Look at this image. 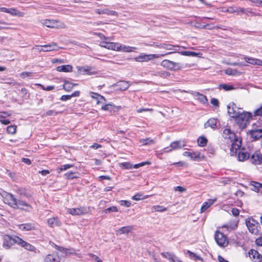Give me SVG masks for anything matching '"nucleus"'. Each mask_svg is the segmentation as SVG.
Masks as SVG:
<instances>
[{
  "instance_id": "dca6fc26",
  "label": "nucleus",
  "mask_w": 262,
  "mask_h": 262,
  "mask_svg": "<svg viewBox=\"0 0 262 262\" xmlns=\"http://www.w3.org/2000/svg\"><path fill=\"white\" fill-rule=\"evenodd\" d=\"M161 255L165 258L167 259L170 262H177V261H181L179 259L176 255L170 252H162Z\"/></svg>"
},
{
  "instance_id": "9d476101",
  "label": "nucleus",
  "mask_w": 262,
  "mask_h": 262,
  "mask_svg": "<svg viewBox=\"0 0 262 262\" xmlns=\"http://www.w3.org/2000/svg\"><path fill=\"white\" fill-rule=\"evenodd\" d=\"M16 238H20L18 236H15L12 237L9 235H6L4 237V241L3 243V247L6 249H9L11 246L16 243Z\"/></svg>"
},
{
  "instance_id": "e433bc0d",
  "label": "nucleus",
  "mask_w": 262,
  "mask_h": 262,
  "mask_svg": "<svg viewBox=\"0 0 262 262\" xmlns=\"http://www.w3.org/2000/svg\"><path fill=\"white\" fill-rule=\"evenodd\" d=\"M135 49V47L127 46L121 44V47H119L118 51H122L125 52H131L133 51V50Z\"/></svg>"
},
{
  "instance_id": "4be33fe9",
  "label": "nucleus",
  "mask_w": 262,
  "mask_h": 262,
  "mask_svg": "<svg viewBox=\"0 0 262 262\" xmlns=\"http://www.w3.org/2000/svg\"><path fill=\"white\" fill-rule=\"evenodd\" d=\"M226 11L230 13H236L238 14L239 13H242L244 14L246 12V9L238 7H230L228 8Z\"/></svg>"
},
{
  "instance_id": "de8ad7c7",
  "label": "nucleus",
  "mask_w": 262,
  "mask_h": 262,
  "mask_svg": "<svg viewBox=\"0 0 262 262\" xmlns=\"http://www.w3.org/2000/svg\"><path fill=\"white\" fill-rule=\"evenodd\" d=\"M179 53L181 55L187 56H195L197 55V54L194 52L188 51H181V52H179Z\"/></svg>"
},
{
  "instance_id": "864d4df0",
  "label": "nucleus",
  "mask_w": 262,
  "mask_h": 262,
  "mask_svg": "<svg viewBox=\"0 0 262 262\" xmlns=\"http://www.w3.org/2000/svg\"><path fill=\"white\" fill-rule=\"evenodd\" d=\"M254 116L262 117V105L258 108L256 109L253 112Z\"/></svg>"
},
{
  "instance_id": "4d7b16f0",
  "label": "nucleus",
  "mask_w": 262,
  "mask_h": 262,
  "mask_svg": "<svg viewBox=\"0 0 262 262\" xmlns=\"http://www.w3.org/2000/svg\"><path fill=\"white\" fill-rule=\"evenodd\" d=\"M225 73L229 75H235L237 73V71L234 69L229 68L226 70Z\"/></svg>"
},
{
  "instance_id": "2eb2a0df",
  "label": "nucleus",
  "mask_w": 262,
  "mask_h": 262,
  "mask_svg": "<svg viewBox=\"0 0 262 262\" xmlns=\"http://www.w3.org/2000/svg\"><path fill=\"white\" fill-rule=\"evenodd\" d=\"M16 205H14V207L13 208L14 209H20L22 210H25L26 211H29L28 209H25L24 208V207H26L28 208H31V206L28 204L27 203H26L25 201L22 200H16Z\"/></svg>"
},
{
  "instance_id": "f8f14e48",
  "label": "nucleus",
  "mask_w": 262,
  "mask_h": 262,
  "mask_svg": "<svg viewBox=\"0 0 262 262\" xmlns=\"http://www.w3.org/2000/svg\"><path fill=\"white\" fill-rule=\"evenodd\" d=\"M16 239H16L17 244L18 245H20L21 247L24 248L25 249H26L28 251L35 252L36 249L34 246L25 242L21 238H16Z\"/></svg>"
},
{
  "instance_id": "f257e3e1",
  "label": "nucleus",
  "mask_w": 262,
  "mask_h": 262,
  "mask_svg": "<svg viewBox=\"0 0 262 262\" xmlns=\"http://www.w3.org/2000/svg\"><path fill=\"white\" fill-rule=\"evenodd\" d=\"M161 65L164 68L168 69L170 70L177 71L180 70L183 68H190V64L188 63H181L179 62H176L168 59L163 60Z\"/></svg>"
},
{
  "instance_id": "f3484780",
  "label": "nucleus",
  "mask_w": 262,
  "mask_h": 262,
  "mask_svg": "<svg viewBox=\"0 0 262 262\" xmlns=\"http://www.w3.org/2000/svg\"><path fill=\"white\" fill-rule=\"evenodd\" d=\"M242 112V110H239L238 108L236 106L235 107H231L230 106H228V113L229 115L232 117L235 118L237 117L239 114Z\"/></svg>"
},
{
  "instance_id": "3c124183",
  "label": "nucleus",
  "mask_w": 262,
  "mask_h": 262,
  "mask_svg": "<svg viewBox=\"0 0 262 262\" xmlns=\"http://www.w3.org/2000/svg\"><path fill=\"white\" fill-rule=\"evenodd\" d=\"M16 126L15 125H10L7 127V131L9 134H14L16 132Z\"/></svg>"
},
{
  "instance_id": "5701e85b",
  "label": "nucleus",
  "mask_w": 262,
  "mask_h": 262,
  "mask_svg": "<svg viewBox=\"0 0 262 262\" xmlns=\"http://www.w3.org/2000/svg\"><path fill=\"white\" fill-rule=\"evenodd\" d=\"M185 146L184 143H182L181 141H177L172 142L170 145V149L166 150V151H170L173 149H179Z\"/></svg>"
},
{
  "instance_id": "f03ea898",
  "label": "nucleus",
  "mask_w": 262,
  "mask_h": 262,
  "mask_svg": "<svg viewBox=\"0 0 262 262\" xmlns=\"http://www.w3.org/2000/svg\"><path fill=\"white\" fill-rule=\"evenodd\" d=\"M174 52H169L165 54H145L141 53L139 56L136 57L134 59L137 62H146L154 58H158L164 56L166 55L171 54Z\"/></svg>"
},
{
  "instance_id": "49530a36",
  "label": "nucleus",
  "mask_w": 262,
  "mask_h": 262,
  "mask_svg": "<svg viewBox=\"0 0 262 262\" xmlns=\"http://www.w3.org/2000/svg\"><path fill=\"white\" fill-rule=\"evenodd\" d=\"M140 142L142 145H150L154 143V140L149 138L142 139L140 141Z\"/></svg>"
},
{
  "instance_id": "e2e57ef3",
  "label": "nucleus",
  "mask_w": 262,
  "mask_h": 262,
  "mask_svg": "<svg viewBox=\"0 0 262 262\" xmlns=\"http://www.w3.org/2000/svg\"><path fill=\"white\" fill-rule=\"evenodd\" d=\"M254 258V262L262 261V252H261V254H260L257 251L256 257H255Z\"/></svg>"
},
{
  "instance_id": "13d9d810",
  "label": "nucleus",
  "mask_w": 262,
  "mask_h": 262,
  "mask_svg": "<svg viewBox=\"0 0 262 262\" xmlns=\"http://www.w3.org/2000/svg\"><path fill=\"white\" fill-rule=\"evenodd\" d=\"M117 211H118V209H117V207L115 206L107 208L105 210V212L106 213H110L111 212H117Z\"/></svg>"
},
{
  "instance_id": "b1692460",
  "label": "nucleus",
  "mask_w": 262,
  "mask_h": 262,
  "mask_svg": "<svg viewBox=\"0 0 262 262\" xmlns=\"http://www.w3.org/2000/svg\"><path fill=\"white\" fill-rule=\"evenodd\" d=\"M250 135L255 140H258L262 138V129H253L250 131Z\"/></svg>"
},
{
  "instance_id": "6ab92c4d",
  "label": "nucleus",
  "mask_w": 262,
  "mask_h": 262,
  "mask_svg": "<svg viewBox=\"0 0 262 262\" xmlns=\"http://www.w3.org/2000/svg\"><path fill=\"white\" fill-rule=\"evenodd\" d=\"M60 258L55 254H48L44 259V262H60Z\"/></svg>"
},
{
  "instance_id": "69168bd1",
  "label": "nucleus",
  "mask_w": 262,
  "mask_h": 262,
  "mask_svg": "<svg viewBox=\"0 0 262 262\" xmlns=\"http://www.w3.org/2000/svg\"><path fill=\"white\" fill-rule=\"evenodd\" d=\"M209 207L210 205H209L207 202H204L201 208V212H205Z\"/></svg>"
},
{
  "instance_id": "0eeeda50",
  "label": "nucleus",
  "mask_w": 262,
  "mask_h": 262,
  "mask_svg": "<svg viewBox=\"0 0 262 262\" xmlns=\"http://www.w3.org/2000/svg\"><path fill=\"white\" fill-rule=\"evenodd\" d=\"M3 193L2 196L4 199V202L7 204L10 207L14 208V205H16V200L14 195L11 193H8L4 190H2Z\"/></svg>"
},
{
  "instance_id": "58836bf2",
  "label": "nucleus",
  "mask_w": 262,
  "mask_h": 262,
  "mask_svg": "<svg viewBox=\"0 0 262 262\" xmlns=\"http://www.w3.org/2000/svg\"><path fill=\"white\" fill-rule=\"evenodd\" d=\"M250 184L252 187L251 189L253 191H258L260 189H262V184L260 183L255 181H252Z\"/></svg>"
},
{
  "instance_id": "09e8293b",
  "label": "nucleus",
  "mask_w": 262,
  "mask_h": 262,
  "mask_svg": "<svg viewBox=\"0 0 262 262\" xmlns=\"http://www.w3.org/2000/svg\"><path fill=\"white\" fill-rule=\"evenodd\" d=\"M257 251L251 249L249 250L248 252L249 256L250 258V259L254 262V258L256 257V254H257Z\"/></svg>"
},
{
  "instance_id": "6e6d98bb",
  "label": "nucleus",
  "mask_w": 262,
  "mask_h": 262,
  "mask_svg": "<svg viewBox=\"0 0 262 262\" xmlns=\"http://www.w3.org/2000/svg\"><path fill=\"white\" fill-rule=\"evenodd\" d=\"M142 196V194H141V193H137L136 194H135V195H134L132 197V199L134 200H136V201H139V200H140L141 199L147 198L148 197V195H146L145 197H144V198H142L141 197Z\"/></svg>"
},
{
  "instance_id": "774afa93",
  "label": "nucleus",
  "mask_w": 262,
  "mask_h": 262,
  "mask_svg": "<svg viewBox=\"0 0 262 262\" xmlns=\"http://www.w3.org/2000/svg\"><path fill=\"white\" fill-rule=\"evenodd\" d=\"M244 14H245L247 16L250 15L252 16L255 15V12L252 11L251 9L248 8L246 9V12H244Z\"/></svg>"
},
{
  "instance_id": "423d86ee",
  "label": "nucleus",
  "mask_w": 262,
  "mask_h": 262,
  "mask_svg": "<svg viewBox=\"0 0 262 262\" xmlns=\"http://www.w3.org/2000/svg\"><path fill=\"white\" fill-rule=\"evenodd\" d=\"M214 238L217 245L221 247H225L228 245L226 236L219 230L216 231Z\"/></svg>"
},
{
  "instance_id": "5fc2aeb1",
  "label": "nucleus",
  "mask_w": 262,
  "mask_h": 262,
  "mask_svg": "<svg viewBox=\"0 0 262 262\" xmlns=\"http://www.w3.org/2000/svg\"><path fill=\"white\" fill-rule=\"evenodd\" d=\"M79 72L81 74H84L90 71V68L89 67H81L79 68Z\"/></svg>"
},
{
  "instance_id": "1a4fd4ad",
  "label": "nucleus",
  "mask_w": 262,
  "mask_h": 262,
  "mask_svg": "<svg viewBox=\"0 0 262 262\" xmlns=\"http://www.w3.org/2000/svg\"><path fill=\"white\" fill-rule=\"evenodd\" d=\"M154 46L158 48L163 49L165 50H173L174 51H178L180 50V47L177 45H173L171 44L166 43H154Z\"/></svg>"
},
{
  "instance_id": "680f3d73",
  "label": "nucleus",
  "mask_w": 262,
  "mask_h": 262,
  "mask_svg": "<svg viewBox=\"0 0 262 262\" xmlns=\"http://www.w3.org/2000/svg\"><path fill=\"white\" fill-rule=\"evenodd\" d=\"M220 86L225 91H230L234 89V88L232 85H229L225 84L220 85Z\"/></svg>"
},
{
  "instance_id": "0e129e2a",
  "label": "nucleus",
  "mask_w": 262,
  "mask_h": 262,
  "mask_svg": "<svg viewBox=\"0 0 262 262\" xmlns=\"http://www.w3.org/2000/svg\"><path fill=\"white\" fill-rule=\"evenodd\" d=\"M95 12L99 14H106L107 13V9H96L95 10Z\"/></svg>"
},
{
  "instance_id": "37998d69",
  "label": "nucleus",
  "mask_w": 262,
  "mask_h": 262,
  "mask_svg": "<svg viewBox=\"0 0 262 262\" xmlns=\"http://www.w3.org/2000/svg\"><path fill=\"white\" fill-rule=\"evenodd\" d=\"M116 108V106L115 105L111 104V103L105 104L103 106H102V107H101L102 110H103L104 111H108L110 112H112Z\"/></svg>"
},
{
  "instance_id": "6e6552de",
  "label": "nucleus",
  "mask_w": 262,
  "mask_h": 262,
  "mask_svg": "<svg viewBox=\"0 0 262 262\" xmlns=\"http://www.w3.org/2000/svg\"><path fill=\"white\" fill-rule=\"evenodd\" d=\"M88 209L86 207H80L76 208H68V212L73 215H81L88 212Z\"/></svg>"
},
{
  "instance_id": "f704fd0d",
  "label": "nucleus",
  "mask_w": 262,
  "mask_h": 262,
  "mask_svg": "<svg viewBox=\"0 0 262 262\" xmlns=\"http://www.w3.org/2000/svg\"><path fill=\"white\" fill-rule=\"evenodd\" d=\"M250 158V154L247 152L239 151L238 155V158L240 161H244Z\"/></svg>"
},
{
  "instance_id": "c85d7f7f",
  "label": "nucleus",
  "mask_w": 262,
  "mask_h": 262,
  "mask_svg": "<svg viewBox=\"0 0 262 262\" xmlns=\"http://www.w3.org/2000/svg\"><path fill=\"white\" fill-rule=\"evenodd\" d=\"M19 228L23 231H30L35 229V226L31 223L23 224L19 226Z\"/></svg>"
},
{
  "instance_id": "ddd939ff",
  "label": "nucleus",
  "mask_w": 262,
  "mask_h": 262,
  "mask_svg": "<svg viewBox=\"0 0 262 262\" xmlns=\"http://www.w3.org/2000/svg\"><path fill=\"white\" fill-rule=\"evenodd\" d=\"M223 137L224 138L230 140L231 142H232L234 140L237 139L234 133L232 132L231 130L229 128H225L224 130Z\"/></svg>"
},
{
  "instance_id": "72a5a7b5",
  "label": "nucleus",
  "mask_w": 262,
  "mask_h": 262,
  "mask_svg": "<svg viewBox=\"0 0 262 262\" xmlns=\"http://www.w3.org/2000/svg\"><path fill=\"white\" fill-rule=\"evenodd\" d=\"M194 96L196 97V99L203 104L206 103L207 102V97L199 92H195Z\"/></svg>"
},
{
  "instance_id": "79ce46f5",
  "label": "nucleus",
  "mask_w": 262,
  "mask_h": 262,
  "mask_svg": "<svg viewBox=\"0 0 262 262\" xmlns=\"http://www.w3.org/2000/svg\"><path fill=\"white\" fill-rule=\"evenodd\" d=\"M152 211H158V212H163L165 211H166L167 210V208L166 207H164L160 205H155L152 206L151 207Z\"/></svg>"
},
{
  "instance_id": "603ef678",
  "label": "nucleus",
  "mask_w": 262,
  "mask_h": 262,
  "mask_svg": "<svg viewBox=\"0 0 262 262\" xmlns=\"http://www.w3.org/2000/svg\"><path fill=\"white\" fill-rule=\"evenodd\" d=\"M33 75V74L32 72H21L20 74V77L21 78L25 79L26 78L30 77L31 76H32Z\"/></svg>"
},
{
  "instance_id": "338daca9",
  "label": "nucleus",
  "mask_w": 262,
  "mask_h": 262,
  "mask_svg": "<svg viewBox=\"0 0 262 262\" xmlns=\"http://www.w3.org/2000/svg\"><path fill=\"white\" fill-rule=\"evenodd\" d=\"M150 164V162H149V161L141 162L140 163L134 165L133 167L135 168H139V167H140L141 166L145 165V164Z\"/></svg>"
},
{
  "instance_id": "2f4dec72",
  "label": "nucleus",
  "mask_w": 262,
  "mask_h": 262,
  "mask_svg": "<svg viewBox=\"0 0 262 262\" xmlns=\"http://www.w3.org/2000/svg\"><path fill=\"white\" fill-rule=\"evenodd\" d=\"M217 120L214 118L209 119L205 124V127H210L213 129H215L216 127Z\"/></svg>"
},
{
  "instance_id": "c756f323",
  "label": "nucleus",
  "mask_w": 262,
  "mask_h": 262,
  "mask_svg": "<svg viewBox=\"0 0 262 262\" xmlns=\"http://www.w3.org/2000/svg\"><path fill=\"white\" fill-rule=\"evenodd\" d=\"M130 84L127 81H119L117 83L118 86L121 91L126 90L129 86Z\"/></svg>"
},
{
  "instance_id": "c9c22d12",
  "label": "nucleus",
  "mask_w": 262,
  "mask_h": 262,
  "mask_svg": "<svg viewBox=\"0 0 262 262\" xmlns=\"http://www.w3.org/2000/svg\"><path fill=\"white\" fill-rule=\"evenodd\" d=\"M119 47H121V43L118 42H109L107 49L118 51Z\"/></svg>"
},
{
  "instance_id": "a211bd4d",
  "label": "nucleus",
  "mask_w": 262,
  "mask_h": 262,
  "mask_svg": "<svg viewBox=\"0 0 262 262\" xmlns=\"http://www.w3.org/2000/svg\"><path fill=\"white\" fill-rule=\"evenodd\" d=\"M133 230V227L132 226H127L122 227L116 231L117 235H121L122 234H128Z\"/></svg>"
},
{
  "instance_id": "7ed1b4c3",
  "label": "nucleus",
  "mask_w": 262,
  "mask_h": 262,
  "mask_svg": "<svg viewBox=\"0 0 262 262\" xmlns=\"http://www.w3.org/2000/svg\"><path fill=\"white\" fill-rule=\"evenodd\" d=\"M252 117V115L249 112H241L239 115L235 118L236 124L241 128H244L248 119Z\"/></svg>"
},
{
  "instance_id": "20e7f679",
  "label": "nucleus",
  "mask_w": 262,
  "mask_h": 262,
  "mask_svg": "<svg viewBox=\"0 0 262 262\" xmlns=\"http://www.w3.org/2000/svg\"><path fill=\"white\" fill-rule=\"evenodd\" d=\"M43 25L51 28H66V24L61 21L54 19H45L42 21Z\"/></svg>"
},
{
  "instance_id": "a18cd8bd",
  "label": "nucleus",
  "mask_w": 262,
  "mask_h": 262,
  "mask_svg": "<svg viewBox=\"0 0 262 262\" xmlns=\"http://www.w3.org/2000/svg\"><path fill=\"white\" fill-rule=\"evenodd\" d=\"M64 177L67 179H73L78 178V176L76 175V173L72 171L65 173Z\"/></svg>"
},
{
  "instance_id": "bf43d9fd",
  "label": "nucleus",
  "mask_w": 262,
  "mask_h": 262,
  "mask_svg": "<svg viewBox=\"0 0 262 262\" xmlns=\"http://www.w3.org/2000/svg\"><path fill=\"white\" fill-rule=\"evenodd\" d=\"M121 167L124 168L125 169H129L132 168V165L128 162H124L121 164Z\"/></svg>"
},
{
  "instance_id": "ea45409f",
  "label": "nucleus",
  "mask_w": 262,
  "mask_h": 262,
  "mask_svg": "<svg viewBox=\"0 0 262 262\" xmlns=\"http://www.w3.org/2000/svg\"><path fill=\"white\" fill-rule=\"evenodd\" d=\"M237 221H234L232 222H230L224 225L223 227L226 228L228 230H233L237 227Z\"/></svg>"
},
{
  "instance_id": "4468645a",
  "label": "nucleus",
  "mask_w": 262,
  "mask_h": 262,
  "mask_svg": "<svg viewBox=\"0 0 262 262\" xmlns=\"http://www.w3.org/2000/svg\"><path fill=\"white\" fill-rule=\"evenodd\" d=\"M241 145V141L239 140L237 138L232 141L231 147L230 148L231 155L233 156L237 152V150L239 149Z\"/></svg>"
},
{
  "instance_id": "473e14b6",
  "label": "nucleus",
  "mask_w": 262,
  "mask_h": 262,
  "mask_svg": "<svg viewBox=\"0 0 262 262\" xmlns=\"http://www.w3.org/2000/svg\"><path fill=\"white\" fill-rule=\"evenodd\" d=\"M16 192L20 195L25 196L28 198H30L32 196V195L29 193L27 190L25 188H19L16 190Z\"/></svg>"
},
{
  "instance_id": "bb28decb",
  "label": "nucleus",
  "mask_w": 262,
  "mask_h": 262,
  "mask_svg": "<svg viewBox=\"0 0 262 262\" xmlns=\"http://www.w3.org/2000/svg\"><path fill=\"white\" fill-rule=\"evenodd\" d=\"M8 13L12 16L18 17H23L25 14L24 12L19 11L17 9L13 8H9Z\"/></svg>"
},
{
  "instance_id": "a878e982",
  "label": "nucleus",
  "mask_w": 262,
  "mask_h": 262,
  "mask_svg": "<svg viewBox=\"0 0 262 262\" xmlns=\"http://www.w3.org/2000/svg\"><path fill=\"white\" fill-rule=\"evenodd\" d=\"M73 67L69 64L62 65L56 68V70L60 72H69L72 71Z\"/></svg>"
},
{
  "instance_id": "412c9836",
  "label": "nucleus",
  "mask_w": 262,
  "mask_h": 262,
  "mask_svg": "<svg viewBox=\"0 0 262 262\" xmlns=\"http://www.w3.org/2000/svg\"><path fill=\"white\" fill-rule=\"evenodd\" d=\"M48 224L50 227L54 228L60 226L61 225V223L57 217H53L48 220Z\"/></svg>"
},
{
  "instance_id": "4c0bfd02",
  "label": "nucleus",
  "mask_w": 262,
  "mask_h": 262,
  "mask_svg": "<svg viewBox=\"0 0 262 262\" xmlns=\"http://www.w3.org/2000/svg\"><path fill=\"white\" fill-rule=\"evenodd\" d=\"M208 140L204 136H200L197 140L198 144L199 146L204 147L207 145Z\"/></svg>"
},
{
  "instance_id": "9b49d317",
  "label": "nucleus",
  "mask_w": 262,
  "mask_h": 262,
  "mask_svg": "<svg viewBox=\"0 0 262 262\" xmlns=\"http://www.w3.org/2000/svg\"><path fill=\"white\" fill-rule=\"evenodd\" d=\"M250 161L255 165L262 164V154L260 151H255L250 157Z\"/></svg>"
},
{
  "instance_id": "39448f33",
  "label": "nucleus",
  "mask_w": 262,
  "mask_h": 262,
  "mask_svg": "<svg viewBox=\"0 0 262 262\" xmlns=\"http://www.w3.org/2000/svg\"><path fill=\"white\" fill-rule=\"evenodd\" d=\"M246 224L250 232L255 235L258 234L260 226L257 221L253 219L246 220Z\"/></svg>"
},
{
  "instance_id": "aec40b11",
  "label": "nucleus",
  "mask_w": 262,
  "mask_h": 262,
  "mask_svg": "<svg viewBox=\"0 0 262 262\" xmlns=\"http://www.w3.org/2000/svg\"><path fill=\"white\" fill-rule=\"evenodd\" d=\"M43 52H50L56 51L58 49L57 44L55 42H52L50 44L42 45Z\"/></svg>"
},
{
  "instance_id": "a19ab883",
  "label": "nucleus",
  "mask_w": 262,
  "mask_h": 262,
  "mask_svg": "<svg viewBox=\"0 0 262 262\" xmlns=\"http://www.w3.org/2000/svg\"><path fill=\"white\" fill-rule=\"evenodd\" d=\"M187 253L189 255V256L190 258H193L195 260H200L201 261H203V258L199 255H197L196 254L192 252L191 251L188 250Z\"/></svg>"
},
{
  "instance_id": "393cba45",
  "label": "nucleus",
  "mask_w": 262,
  "mask_h": 262,
  "mask_svg": "<svg viewBox=\"0 0 262 262\" xmlns=\"http://www.w3.org/2000/svg\"><path fill=\"white\" fill-rule=\"evenodd\" d=\"M244 59L249 63L254 65L262 66V60L260 59L247 57H245Z\"/></svg>"
},
{
  "instance_id": "7c9ffc66",
  "label": "nucleus",
  "mask_w": 262,
  "mask_h": 262,
  "mask_svg": "<svg viewBox=\"0 0 262 262\" xmlns=\"http://www.w3.org/2000/svg\"><path fill=\"white\" fill-rule=\"evenodd\" d=\"M77 83H73L69 81L65 80L63 84V89L67 91L70 92L75 85H77Z\"/></svg>"
},
{
  "instance_id": "8fccbe9b",
  "label": "nucleus",
  "mask_w": 262,
  "mask_h": 262,
  "mask_svg": "<svg viewBox=\"0 0 262 262\" xmlns=\"http://www.w3.org/2000/svg\"><path fill=\"white\" fill-rule=\"evenodd\" d=\"M158 75L162 78H167L170 76V73L168 71H161L158 72Z\"/></svg>"
},
{
  "instance_id": "052dcab7",
  "label": "nucleus",
  "mask_w": 262,
  "mask_h": 262,
  "mask_svg": "<svg viewBox=\"0 0 262 262\" xmlns=\"http://www.w3.org/2000/svg\"><path fill=\"white\" fill-rule=\"evenodd\" d=\"M120 204L121 206L128 207L131 205V202L129 201L122 200L120 201Z\"/></svg>"
},
{
  "instance_id": "c03bdc74",
  "label": "nucleus",
  "mask_w": 262,
  "mask_h": 262,
  "mask_svg": "<svg viewBox=\"0 0 262 262\" xmlns=\"http://www.w3.org/2000/svg\"><path fill=\"white\" fill-rule=\"evenodd\" d=\"M74 166L72 164H67L63 165H61V167L57 169V171L58 173L60 172L61 171L66 170L68 169L72 168Z\"/></svg>"
},
{
  "instance_id": "cd10ccee",
  "label": "nucleus",
  "mask_w": 262,
  "mask_h": 262,
  "mask_svg": "<svg viewBox=\"0 0 262 262\" xmlns=\"http://www.w3.org/2000/svg\"><path fill=\"white\" fill-rule=\"evenodd\" d=\"M183 155L185 157H188L193 160H196L200 158V153L199 152H188L185 151L183 153Z\"/></svg>"
}]
</instances>
